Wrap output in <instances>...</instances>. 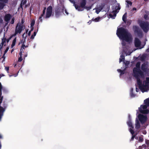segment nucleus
I'll return each instance as SVG.
<instances>
[{
  "mask_svg": "<svg viewBox=\"0 0 149 149\" xmlns=\"http://www.w3.org/2000/svg\"><path fill=\"white\" fill-rule=\"evenodd\" d=\"M145 104L148 106H149V98H147L144 100Z\"/></svg>",
  "mask_w": 149,
  "mask_h": 149,
  "instance_id": "393cba45",
  "label": "nucleus"
},
{
  "mask_svg": "<svg viewBox=\"0 0 149 149\" xmlns=\"http://www.w3.org/2000/svg\"><path fill=\"white\" fill-rule=\"evenodd\" d=\"M3 109H5V110L6 111V109L7 107V104L5 103V102H3Z\"/></svg>",
  "mask_w": 149,
  "mask_h": 149,
  "instance_id": "c756f323",
  "label": "nucleus"
},
{
  "mask_svg": "<svg viewBox=\"0 0 149 149\" xmlns=\"http://www.w3.org/2000/svg\"><path fill=\"white\" fill-rule=\"evenodd\" d=\"M133 76L137 80V84L139 86V89L143 92L145 87H146V85L142 84L140 78H143L144 77V74L143 76H141L139 74H133Z\"/></svg>",
  "mask_w": 149,
  "mask_h": 149,
  "instance_id": "f03ea898",
  "label": "nucleus"
},
{
  "mask_svg": "<svg viewBox=\"0 0 149 149\" xmlns=\"http://www.w3.org/2000/svg\"><path fill=\"white\" fill-rule=\"evenodd\" d=\"M0 1L5 3H8V0H0Z\"/></svg>",
  "mask_w": 149,
  "mask_h": 149,
  "instance_id": "e433bc0d",
  "label": "nucleus"
},
{
  "mask_svg": "<svg viewBox=\"0 0 149 149\" xmlns=\"http://www.w3.org/2000/svg\"><path fill=\"white\" fill-rule=\"evenodd\" d=\"M125 73V72L124 70H122L120 73V75H122L124 74Z\"/></svg>",
  "mask_w": 149,
  "mask_h": 149,
  "instance_id": "3c124183",
  "label": "nucleus"
},
{
  "mask_svg": "<svg viewBox=\"0 0 149 149\" xmlns=\"http://www.w3.org/2000/svg\"><path fill=\"white\" fill-rule=\"evenodd\" d=\"M86 0H81L80 3V6H80V7L82 8V9L84 10V9H86L87 10H88L91 9L92 5L89 6H86Z\"/></svg>",
  "mask_w": 149,
  "mask_h": 149,
  "instance_id": "6e6552de",
  "label": "nucleus"
},
{
  "mask_svg": "<svg viewBox=\"0 0 149 149\" xmlns=\"http://www.w3.org/2000/svg\"><path fill=\"white\" fill-rule=\"evenodd\" d=\"M52 6H49L47 9V12L52 13Z\"/></svg>",
  "mask_w": 149,
  "mask_h": 149,
  "instance_id": "a878e982",
  "label": "nucleus"
},
{
  "mask_svg": "<svg viewBox=\"0 0 149 149\" xmlns=\"http://www.w3.org/2000/svg\"><path fill=\"white\" fill-rule=\"evenodd\" d=\"M52 13L47 12L46 15V16L45 17V18H48L51 15Z\"/></svg>",
  "mask_w": 149,
  "mask_h": 149,
  "instance_id": "bb28decb",
  "label": "nucleus"
},
{
  "mask_svg": "<svg viewBox=\"0 0 149 149\" xmlns=\"http://www.w3.org/2000/svg\"><path fill=\"white\" fill-rule=\"evenodd\" d=\"M24 25H21V24H19L18 23L16 26L15 31L20 34L21 33L22 30L24 29Z\"/></svg>",
  "mask_w": 149,
  "mask_h": 149,
  "instance_id": "1a4fd4ad",
  "label": "nucleus"
},
{
  "mask_svg": "<svg viewBox=\"0 0 149 149\" xmlns=\"http://www.w3.org/2000/svg\"><path fill=\"white\" fill-rule=\"evenodd\" d=\"M117 70L118 72L120 73L122 71V70H120V69H117Z\"/></svg>",
  "mask_w": 149,
  "mask_h": 149,
  "instance_id": "0e129e2a",
  "label": "nucleus"
},
{
  "mask_svg": "<svg viewBox=\"0 0 149 149\" xmlns=\"http://www.w3.org/2000/svg\"><path fill=\"white\" fill-rule=\"evenodd\" d=\"M135 127L137 129H139L140 127V125L138 121H137L135 124Z\"/></svg>",
  "mask_w": 149,
  "mask_h": 149,
  "instance_id": "cd10ccee",
  "label": "nucleus"
},
{
  "mask_svg": "<svg viewBox=\"0 0 149 149\" xmlns=\"http://www.w3.org/2000/svg\"><path fill=\"white\" fill-rule=\"evenodd\" d=\"M135 136V135H132V137L130 141H132L134 140V137Z\"/></svg>",
  "mask_w": 149,
  "mask_h": 149,
  "instance_id": "a18cd8bd",
  "label": "nucleus"
},
{
  "mask_svg": "<svg viewBox=\"0 0 149 149\" xmlns=\"http://www.w3.org/2000/svg\"><path fill=\"white\" fill-rule=\"evenodd\" d=\"M16 40V38H15L13 41L11 45V48H13L15 46Z\"/></svg>",
  "mask_w": 149,
  "mask_h": 149,
  "instance_id": "b1692460",
  "label": "nucleus"
},
{
  "mask_svg": "<svg viewBox=\"0 0 149 149\" xmlns=\"http://www.w3.org/2000/svg\"><path fill=\"white\" fill-rule=\"evenodd\" d=\"M144 18L146 20H148L149 19V17L148 16L146 15H144Z\"/></svg>",
  "mask_w": 149,
  "mask_h": 149,
  "instance_id": "4c0bfd02",
  "label": "nucleus"
},
{
  "mask_svg": "<svg viewBox=\"0 0 149 149\" xmlns=\"http://www.w3.org/2000/svg\"><path fill=\"white\" fill-rule=\"evenodd\" d=\"M148 107L146 105H141L140 107L139 108V112L143 114H147L149 113V111L148 109H146L147 107Z\"/></svg>",
  "mask_w": 149,
  "mask_h": 149,
  "instance_id": "0eeeda50",
  "label": "nucleus"
},
{
  "mask_svg": "<svg viewBox=\"0 0 149 149\" xmlns=\"http://www.w3.org/2000/svg\"><path fill=\"white\" fill-rule=\"evenodd\" d=\"M24 49L23 48H22V47L21 46V47L20 49V52H24Z\"/></svg>",
  "mask_w": 149,
  "mask_h": 149,
  "instance_id": "49530a36",
  "label": "nucleus"
},
{
  "mask_svg": "<svg viewBox=\"0 0 149 149\" xmlns=\"http://www.w3.org/2000/svg\"><path fill=\"white\" fill-rule=\"evenodd\" d=\"M132 90V89L131 90V92L130 93L131 96L132 97H134L135 96V95L133 93Z\"/></svg>",
  "mask_w": 149,
  "mask_h": 149,
  "instance_id": "ea45409f",
  "label": "nucleus"
},
{
  "mask_svg": "<svg viewBox=\"0 0 149 149\" xmlns=\"http://www.w3.org/2000/svg\"><path fill=\"white\" fill-rule=\"evenodd\" d=\"M125 59V56L122 54L120 56V58H119V62L120 63L122 61H124Z\"/></svg>",
  "mask_w": 149,
  "mask_h": 149,
  "instance_id": "6ab92c4d",
  "label": "nucleus"
},
{
  "mask_svg": "<svg viewBox=\"0 0 149 149\" xmlns=\"http://www.w3.org/2000/svg\"><path fill=\"white\" fill-rule=\"evenodd\" d=\"M149 83V77H147L146 78V81L145 82L146 86L148 85V84Z\"/></svg>",
  "mask_w": 149,
  "mask_h": 149,
  "instance_id": "c85d7f7f",
  "label": "nucleus"
},
{
  "mask_svg": "<svg viewBox=\"0 0 149 149\" xmlns=\"http://www.w3.org/2000/svg\"><path fill=\"white\" fill-rule=\"evenodd\" d=\"M126 19H127V13H126L125 14L123 15L122 17V19L124 22L126 24Z\"/></svg>",
  "mask_w": 149,
  "mask_h": 149,
  "instance_id": "aec40b11",
  "label": "nucleus"
},
{
  "mask_svg": "<svg viewBox=\"0 0 149 149\" xmlns=\"http://www.w3.org/2000/svg\"><path fill=\"white\" fill-rule=\"evenodd\" d=\"M73 4L75 9L79 11H82L83 10V9H81L80 8V6H78L77 5L75 4V2L74 0H69Z\"/></svg>",
  "mask_w": 149,
  "mask_h": 149,
  "instance_id": "f8f14e48",
  "label": "nucleus"
},
{
  "mask_svg": "<svg viewBox=\"0 0 149 149\" xmlns=\"http://www.w3.org/2000/svg\"><path fill=\"white\" fill-rule=\"evenodd\" d=\"M141 42L139 39L137 38H135L134 40V45L136 47H139L140 46Z\"/></svg>",
  "mask_w": 149,
  "mask_h": 149,
  "instance_id": "ddd939ff",
  "label": "nucleus"
},
{
  "mask_svg": "<svg viewBox=\"0 0 149 149\" xmlns=\"http://www.w3.org/2000/svg\"><path fill=\"white\" fill-rule=\"evenodd\" d=\"M139 120L142 124L144 123L146 121L147 118L146 116L141 114H139L138 116Z\"/></svg>",
  "mask_w": 149,
  "mask_h": 149,
  "instance_id": "9b49d317",
  "label": "nucleus"
},
{
  "mask_svg": "<svg viewBox=\"0 0 149 149\" xmlns=\"http://www.w3.org/2000/svg\"><path fill=\"white\" fill-rule=\"evenodd\" d=\"M24 21L23 19H22L21 20V25H22V24L24 23Z\"/></svg>",
  "mask_w": 149,
  "mask_h": 149,
  "instance_id": "680f3d73",
  "label": "nucleus"
},
{
  "mask_svg": "<svg viewBox=\"0 0 149 149\" xmlns=\"http://www.w3.org/2000/svg\"><path fill=\"white\" fill-rule=\"evenodd\" d=\"M26 0H22L21 3V4H22L23 5H24L26 4Z\"/></svg>",
  "mask_w": 149,
  "mask_h": 149,
  "instance_id": "f704fd0d",
  "label": "nucleus"
},
{
  "mask_svg": "<svg viewBox=\"0 0 149 149\" xmlns=\"http://www.w3.org/2000/svg\"><path fill=\"white\" fill-rule=\"evenodd\" d=\"M136 92H138L139 91V88H137L136 87Z\"/></svg>",
  "mask_w": 149,
  "mask_h": 149,
  "instance_id": "e2e57ef3",
  "label": "nucleus"
},
{
  "mask_svg": "<svg viewBox=\"0 0 149 149\" xmlns=\"http://www.w3.org/2000/svg\"><path fill=\"white\" fill-rule=\"evenodd\" d=\"M18 33H17L16 31H15V33H14V34L12 35H13V36H15L16 35H17V34Z\"/></svg>",
  "mask_w": 149,
  "mask_h": 149,
  "instance_id": "6e6d98bb",
  "label": "nucleus"
},
{
  "mask_svg": "<svg viewBox=\"0 0 149 149\" xmlns=\"http://www.w3.org/2000/svg\"><path fill=\"white\" fill-rule=\"evenodd\" d=\"M13 35H11V36H10V37L9 38V39H10H10H11V38H12L13 37Z\"/></svg>",
  "mask_w": 149,
  "mask_h": 149,
  "instance_id": "69168bd1",
  "label": "nucleus"
},
{
  "mask_svg": "<svg viewBox=\"0 0 149 149\" xmlns=\"http://www.w3.org/2000/svg\"><path fill=\"white\" fill-rule=\"evenodd\" d=\"M10 39H9V38L7 39L6 40V41L7 42H8L9 41H10Z\"/></svg>",
  "mask_w": 149,
  "mask_h": 149,
  "instance_id": "774afa93",
  "label": "nucleus"
},
{
  "mask_svg": "<svg viewBox=\"0 0 149 149\" xmlns=\"http://www.w3.org/2000/svg\"><path fill=\"white\" fill-rule=\"evenodd\" d=\"M132 23L131 20H129L127 21H126V26H129Z\"/></svg>",
  "mask_w": 149,
  "mask_h": 149,
  "instance_id": "2f4dec72",
  "label": "nucleus"
},
{
  "mask_svg": "<svg viewBox=\"0 0 149 149\" xmlns=\"http://www.w3.org/2000/svg\"><path fill=\"white\" fill-rule=\"evenodd\" d=\"M38 31V29L37 30V31H36V30L35 31H34L33 33V36H36L37 33Z\"/></svg>",
  "mask_w": 149,
  "mask_h": 149,
  "instance_id": "8fccbe9b",
  "label": "nucleus"
},
{
  "mask_svg": "<svg viewBox=\"0 0 149 149\" xmlns=\"http://www.w3.org/2000/svg\"><path fill=\"white\" fill-rule=\"evenodd\" d=\"M23 5L21 4L20 3V8H21L22 10H23V7H22V6Z\"/></svg>",
  "mask_w": 149,
  "mask_h": 149,
  "instance_id": "bf43d9fd",
  "label": "nucleus"
},
{
  "mask_svg": "<svg viewBox=\"0 0 149 149\" xmlns=\"http://www.w3.org/2000/svg\"><path fill=\"white\" fill-rule=\"evenodd\" d=\"M31 29L30 30V31L31 32L34 29V27L33 26V27H31Z\"/></svg>",
  "mask_w": 149,
  "mask_h": 149,
  "instance_id": "13d9d810",
  "label": "nucleus"
},
{
  "mask_svg": "<svg viewBox=\"0 0 149 149\" xmlns=\"http://www.w3.org/2000/svg\"><path fill=\"white\" fill-rule=\"evenodd\" d=\"M35 23V20L34 19H33L32 20L30 25L31 27H33V26Z\"/></svg>",
  "mask_w": 149,
  "mask_h": 149,
  "instance_id": "72a5a7b5",
  "label": "nucleus"
},
{
  "mask_svg": "<svg viewBox=\"0 0 149 149\" xmlns=\"http://www.w3.org/2000/svg\"><path fill=\"white\" fill-rule=\"evenodd\" d=\"M139 25L143 31L145 33L148 32L149 30V24L147 22L141 21Z\"/></svg>",
  "mask_w": 149,
  "mask_h": 149,
  "instance_id": "20e7f679",
  "label": "nucleus"
},
{
  "mask_svg": "<svg viewBox=\"0 0 149 149\" xmlns=\"http://www.w3.org/2000/svg\"><path fill=\"white\" fill-rule=\"evenodd\" d=\"M146 55H142L140 57V60L142 61H145L146 59Z\"/></svg>",
  "mask_w": 149,
  "mask_h": 149,
  "instance_id": "4be33fe9",
  "label": "nucleus"
},
{
  "mask_svg": "<svg viewBox=\"0 0 149 149\" xmlns=\"http://www.w3.org/2000/svg\"><path fill=\"white\" fill-rule=\"evenodd\" d=\"M35 36H33V35H32L30 37V39L31 40L33 39L34 38Z\"/></svg>",
  "mask_w": 149,
  "mask_h": 149,
  "instance_id": "864d4df0",
  "label": "nucleus"
},
{
  "mask_svg": "<svg viewBox=\"0 0 149 149\" xmlns=\"http://www.w3.org/2000/svg\"><path fill=\"white\" fill-rule=\"evenodd\" d=\"M8 49H9V48L8 47H7L6 49V50H5V51H4V54H5L7 52H8Z\"/></svg>",
  "mask_w": 149,
  "mask_h": 149,
  "instance_id": "09e8293b",
  "label": "nucleus"
},
{
  "mask_svg": "<svg viewBox=\"0 0 149 149\" xmlns=\"http://www.w3.org/2000/svg\"><path fill=\"white\" fill-rule=\"evenodd\" d=\"M60 9L58 7L56 8L55 9V16L56 17H58L60 14Z\"/></svg>",
  "mask_w": 149,
  "mask_h": 149,
  "instance_id": "f3484780",
  "label": "nucleus"
},
{
  "mask_svg": "<svg viewBox=\"0 0 149 149\" xmlns=\"http://www.w3.org/2000/svg\"><path fill=\"white\" fill-rule=\"evenodd\" d=\"M100 19V17H97L94 19L93 18L92 19V21H95V22H98L99 21Z\"/></svg>",
  "mask_w": 149,
  "mask_h": 149,
  "instance_id": "7c9ffc66",
  "label": "nucleus"
},
{
  "mask_svg": "<svg viewBox=\"0 0 149 149\" xmlns=\"http://www.w3.org/2000/svg\"><path fill=\"white\" fill-rule=\"evenodd\" d=\"M13 35H11V36H10V37L9 38V39H10H10H11V38H12L13 37Z\"/></svg>",
  "mask_w": 149,
  "mask_h": 149,
  "instance_id": "338daca9",
  "label": "nucleus"
},
{
  "mask_svg": "<svg viewBox=\"0 0 149 149\" xmlns=\"http://www.w3.org/2000/svg\"><path fill=\"white\" fill-rule=\"evenodd\" d=\"M6 38L4 40L2 39V42L1 44L2 45V46L6 42Z\"/></svg>",
  "mask_w": 149,
  "mask_h": 149,
  "instance_id": "a19ab883",
  "label": "nucleus"
},
{
  "mask_svg": "<svg viewBox=\"0 0 149 149\" xmlns=\"http://www.w3.org/2000/svg\"><path fill=\"white\" fill-rule=\"evenodd\" d=\"M116 34L120 38L127 42L129 41L130 40V34L127 29L123 28L120 27L118 29Z\"/></svg>",
  "mask_w": 149,
  "mask_h": 149,
  "instance_id": "f257e3e1",
  "label": "nucleus"
},
{
  "mask_svg": "<svg viewBox=\"0 0 149 149\" xmlns=\"http://www.w3.org/2000/svg\"><path fill=\"white\" fill-rule=\"evenodd\" d=\"M112 8L113 10V12L114 13L113 15L110 13L109 14V16L111 18H113V19H114L115 18L113 17H115L116 15V13H118L119 11H118V10H119L120 9L119 3H117V5L115 6H113Z\"/></svg>",
  "mask_w": 149,
  "mask_h": 149,
  "instance_id": "39448f33",
  "label": "nucleus"
},
{
  "mask_svg": "<svg viewBox=\"0 0 149 149\" xmlns=\"http://www.w3.org/2000/svg\"><path fill=\"white\" fill-rule=\"evenodd\" d=\"M133 29L134 32L137 34L139 37L141 38L142 37V32L138 26L136 25L133 26Z\"/></svg>",
  "mask_w": 149,
  "mask_h": 149,
  "instance_id": "423d86ee",
  "label": "nucleus"
},
{
  "mask_svg": "<svg viewBox=\"0 0 149 149\" xmlns=\"http://www.w3.org/2000/svg\"><path fill=\"white\" fill-rule=\"evenodd\" d=\"M3 20L0 17V24H1L3 22Z\"/></svg>",
  "mask_w": 149,
  "mask_h": 149,
  "instance_id": "5fc2aeb1",
  "label": "nucleus"
},
{
  "mask_svg": "<svg viewBox=\"0 0 149 149\" xmlns=\"http://www.w3.org/2000/svg\"><path fill=\"white\" fill-rule=\"evenodd\" d=\"M141 63L139 61L136 64V67H134L133 70V74H139L141 76H143V72L140 69Z\"/></svg>",
  "mask_w": 149,
  "mask_h": 149,
  "instance_id": "7ed1b4c3",
  "label": "nucleus"
},
{
  "mask_svg": "<svg viewBox=\"0 0 149 149\" xmlns=\"http://www.w3.org/2000/svg\"><path fill=\"white\" fill-rule=\"evenodd\" d=\"M129 130H130V131L131 132V134L132 135H133V134H134V131L131 128H130Z\"/></svg>",
  "mask_w": 149,
  "mask_h": 149,
  "instance_id": "58836bf2",
  "label": "nucleus"
},
{
  "mask_svg": "<svg viewBox=\"0 0 149 149\" xmlns=\"http://www.w3.org/2000/svg\"><path fill=\"white\" fill-rule=\"evenodd\" d=\"M130 63V62L129 61H126V63H125V65H127Z\"/></svg>",
  "mask_w": 149,
  "mask_h": 149,
  "instance_id": "603ef678",
  "label": "nucleus"
},
{
  "mask_svg": "<svg viewBox=\"0 0 149 149\" xmlns=\"http://www.w3.org/2000/svg\"><path fill=\"white\" fill-rule=\"evenodd\" d=\"M5 5L3 3L0 2V10H1L3 8Z\"/></svg>",
  "mask_w": 149,
  "mask_h": 149,
  "instance_id": "473e14b6",
  "label": "nucleus"
},
{
  "mask_svg": "<svg viewBox=\"0 0 149 149\" xmlns=\"http://www.w3.org/2000/svg\"><path fill=\"white\" fill-rule=\"evenodd\" d=\"M42 17L41 16V15L39 17V19L40 20L41 22L42 21Z\"/></svg>",
  "mask_w": 149,
  "mask_h": 149,
  "instance_id": "4d7b16f0",
  "label": "nucleus"
},
{
  "mask_svg": "<svg viewBox=\"0 0 149 149\" xmlns=\"http://www.w3.org/2000/svg\"><path fill=\"white\" fill-rule=\"evenodd\" d=\"M127 124L128 125V126L131 127L133 129L134 128V127L132 125V123L131 120L129 118V119L128 121H127Z\"/></svg>",
  "mask_w": 149,
  "mask_h": 149,
  "instance_id": "a211bd4d",
  "label": "nucleus"
},
{
  "mask_svg": "<svg viewBox=\"0 0 149 149\" xmlns=\"http://www.w3.org/2000/svg\"><path fill=\"white\" fill-rule=\"evenodd\" d=\"M141 70L144 72H147L148 71V65L145 62L143 63L141 66Z\"/></svg>",
  "mask_w": 149,
  "mask_h": 149,
  "instance_id": "9d476101",
  "label": "nucleus"
},
{
  "mask_svg": "<svg viewBox=\"0 0 149 149\" xmlns=\"http://www.w3.org/2000/svg\"><path fill=\"white\" fill-rule=\"evenodd\" d=\"M126 2L127 3V7L128 8L129 7V5L131 6L132 5V3L130 1L127 0Z\"/></svg>",
  "mask_w": 149,
  "mask_h": 149,
  "instance_id": "5701e85b",
  "label": "nucleus"
},
{
  "mask_svg": "<svg viewBox=\"0 0 149 149\" xmlns=\"http://www.w3.org/2000/svg\"><path fill=\"white\" fill-rule=\"evenodd\" d=\"M25 42V40L23 41V40H21L20 41V42H19V44L20 43H23V44L22 46V48H23V49H24L25 47L26 48V47H28V45L26 46L24 44V43Z\"/></svg>",
  "mask_w": 149,
  "mask_h": 149,
  "instance_id": "412c9836",
  "label": "nucleus"
},
{
  "mask_svg": "<svg viewBox=\"0 0 149 149\" xmlns=\"http://www.w3.org/2000/svg\"><path fill=\"white\" fill-rule=\"evenodd\" d=\"M14 20H15V19H14V17H13L11 22H10V23L11 24H13L14 23Z\"/></svg>",
  "mask_w": 149,
  "mask_h": 149,
  "instance_id": "79ce46f5",
  "label": "nucleus"
},
{
  "mask_svg": "<svg viewBox=\"0 0 149 149\" xmlns=\"http://www.w3.org/2000/svg\"><path fill=\"white\" fill-rule=\"evenodd\" d=\"M31 31H30L28 33V36H30L31 34Z\"/></svg>",
  "mask_w": 149,
  "mask_h": 149,
  "instance_id": "052dcab7",
  "label": "nucleus"
},
{
  "mask_svg": "<svg viewBox=\"0 0 149 149\" xmlns=\"http://www.w3.org/2000/svg\"><path fill=\"white\" fill-rule=\"evenodd\" d=\"M6 70L8 73V70H9V67H6L5 68Z\"/></svg>",
  "mask_w": 149,
  "mask_h": 149,
  "instance_id": "de8ad7c7",
  "label": "nucleus"
},
{
  "mask_svg": "<svg viewBox=\"0 0 149 149\" xmlns=\"http://www.w3.org/2000/svg\"><path fill=\"white\" fill-rule=\"evenodd\" d=\"M22 60V56H20L18 60V61L19 62H21Z\"/></svg>",
  "mask_w": 149,
  "mask_h": 149,
  "instance_id": "37998d69",
  "label": "nucleus"
},
{
  "mask_svg": "<svg viewBox=\"0 0 149 149\" xmlns=\"http://www.w3.org/2000/svg\"><path fill=\"white\" fill-rule=\"evenodd\" d=\"M139 141H140V142H142L143 141V138L142 137H139Z\"/></svg>",
  "mask_w": 149,
  "mask_h": 149,
  "instance_id": "c03bdc74",
  "label": "nucleus"
},
{
  "mask_svg": "<svg viewBox=\"0 0 149 149\" xmlns=\"http://www.w3.org/2000/svg\"><path fill=\"white\" fill-rule=\"evenodd\" d=\"M2 86L1 82H0V104H1L3 100V96H1L2 95Z\"/></svg>",
  "mask_w": 149,
  "mask_h": 149,
  "instance_id": "dca6fc26",
  "label": "nucleus"
},
{
  "mask_svg": "<svg viewBox=\"0 0 149 149\" xmlns=\"http://www.w3.org/2000/svg\"><path fill=\"white\" fill-rule=\"evenodd\" d=\"M5 111V109H3V107L0 106V121H1Z\"/></svg>",
  "mask_w": 149,
  "mask_h": 149,
  "instance_id": "2eb2a0df",
  "label": "nucleus"
},
{
  "mask_svg": "<svg viewBox=\"0 0 149 149\" xmlns=\"http://www.w3.org/2000/svg\"><path fill=\"white\" fill-rule=\"evenodd\" d=\"M46 9V8L45 7L43 10L42 13L41 15V17H43L44 15Z\"/></svg>",
  "mask_w": 149,
  "mask_h": 149,
  "instance_id": "c9c22d12",
  "label": "nucleus"
},
{
  "mask_svg": "<svg viewBox=\"0 0 149 149\" xmlns=\"http://www.w3.org/2000/svg\"><path fill=\"white\" fill-rule=\"evenodd\" d=\"M11 17L12 16L11 14H7L4 16V20L6 22H8L11 18Z\"/></svg>",
  "mask_w": 149,
  "mask_h": 149,
  "instance_id": "4468645a",
  "label": "nucleus"
}]
</instances>
